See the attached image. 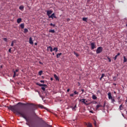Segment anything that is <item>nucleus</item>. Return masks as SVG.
I'll use <instances>...</instances> for the list:
<instances>
[{
  "mask_svg": "<svg viewBox=\"0 0 127 127\" xmlns=\"http://www.w3.org/2000/svg\"><path fill=\"white\" fill-rule=\"evenodd\" d=\"M6 108H7L8 110L11 111L14 114L20 115V116L23 118V119H24L26 121V125L28 126L29 127H35V125L32 123L29 119H27L26 115H25V112H24L23 110L20 109L19 107L17 106V105H10L9 106H7Z\"/></svg>",
  "mask_w": 127,
  "mask_h": 127,
  "instance_id": "nucleus-1",
  "label": "nucleus"
},
{
  "mask_svg": "<svg viewBox=\"0 0 127 127\" xmlns=\"http://www.w3.org/2000/svg\"><path fill=\"white\" fill-rule=\"evenodd\" d=\"M102 51H103V47H99L96 50V53L97 54H100Z\"/></svg>",
  "mask_w": 127,
  "mask_h": 127,
  "instance_id": "nucleus-2",
  "label": "nucleus"
},
{
  "mask_svg": "<svg viewBox=\"0 0 127 127\" xmlns=\"http://www.w3.org/2000/svg\"><path fill=\"white\" fill-rule=\"evenodd\" d=\"M90 46L91 49L93 50V49H95L96 47V43L95 42H92L90 44Z\"/></svg>",
  "mask_w": 127,
  "mask_h": 127,
  "instance_id": "nucleus-3",
  "label": "nucleus"
},
{
  "mask_svg": "<svg viewBox=\"0 0 127 127\" xmlns=\"http://www.w3.org/2000/svg\"><path fill=\"white\" fill-rule=\"evenodd\" d=\"M53 12V11L50 10L47 11V14L48 16L49 17V18L50 16H51L50 14H51Z\"/></svg>",
  "mask_w": 127,
  "mask_h": 127,
  "instance_id": "nucleus-4",
  "label": "nucleus"
},
{
  "mask_svg": "<svg viewBox=\"0 0 127 127\" xmlns=\"http://www.w3.org/2000/svg\"><path fill=\"white\" fill-rule=\"evenodd\" d=\"M49 18H52V19H54V18H57V17L55 15V13H53Z\"/></svg>",
  "mask_w": 127,
  "mask_h": 127,
  "instance_id": "nucleus-5",
  "label": "nucleus"
},
{
  "mask_svg": "<svg viewBox=\"0 0 127 127\" xmlns=\"http://www.w3.org/2000/svg\"><path fill=\"white\" fill-rule=\"evenodd\" d=\"M48 51H50V52H53V48L51 46H49L47 49Z\"/></svg>",
  "mask_w": 127,
  "mask_h": 127,
  "instance_id": "nucleus-6",
  "label": "nucleus"
},
{
  "mask_svg": "<svg viewBox=\"0 0 127 127\" xmlns=\"http://www.w3.org/2000/svg\"><path fill=\"white\" fill-rule=\"evenodd\" d=\"M85 101H86V99H82L80 100V102H81V103H83V104H84V105L88 106V105H89V104L86 103Z\"/></svg>",
  "mask_w": 127,
  "mask_h": 127,
  "instance_id": "nucleus-7",
  "label": "nucleus"
},
{
  "mask_svg": "<svg viewBox=\"0 0 127 127\" xmlns=\"http://www.w3.org/2000/svg\"><path fill=\"white\" fill-rule=\"evenodd\" d=\"M108 95L109 100H113V97H112V93H111V92L108 93Z\"/></svg>",
  "mask_w": 127,
  "mask_h": 127,
  "instance_id": "nucleus-8",
  "label": "nucleus"
},
{
  "mask_svg": "<svg viewBox=\"0 0 127 127\" xmlns=\"http://www.w3.org/2000/svg\"><path fill=\"white\" fill-rule=\"evenodd\" d=\"M29 42L30 44H31L32 45H33V41L32 40V37H30Z\"/></svg>",
  "mask_w": 127,
  "mask_h": 127,
  "instance_id": "nucleus-9",
  "label": "nucleus"
},
{
  "mask_svg": "<svg viewBox=\"0 0 127 127\" xmlns=\"http://www.w3.org/2000/svg\"><path fill=\"white\" fill-rule=\"evenodd\" d=\"M120 55H121V53H118L117 55H116L114 58V61H116L117 60V58H118V56H120Z\"/></svg>",
  "mask_w": 127,
  "mask_h": 127,
  "instance_id": "nucleus-10",
  "label": "nucleus"
},
{
  "mask_svg": "<svg viewBox=\"0 0 127 127\" xmlns=\"http://www.w3.org/2000/svg\"><path fill=\"white\" fill-rule=\"evenodd\" d=\"M86 126H87V127H93L92 124L90 123H86Z\"/></svg>",
  "mask_w": 127,
  "mask_h": 127,
  "instance_id": "nucleus-11",
  "label": "nucleus"
},
{
  "mask_svg": "<svg viewBox=\"0 0 127 127\" xmlns=\"http://www.w3.org/2000/svg\"><path fill=\"white\" fill-rule=\"evenodd\" d=\"M54 78L56 79V80H57V81H59V77H58V76H57V75H56V74H54Z\"/></svg>",
  "mask_w": 127,
  "mask_h": 127,
  "instance_id": "nucleus-12",
  "label": "nucleus"
},
{
  "mask_svg": "<svg viewBox=\"0 0 127 127\" xmlns=\"http://www.w3.org/2000/svg\"><path fill=\"white\" fill-rule=\"evenodd\" d=\"M16 43V40H14L13 41H12L11 42V46L12 47H13V44H14V43Z\"/></svg>",
  "mask_w": 127,
  "mask_h": 127,
  "instance_id": "nucleus-13",
  "label": "nucleus"
},
{
  "mask_svg": "<svg viewBox=\"0 0 127 127\" xmlns=\"http://www.w3.org/2000/svg\"><path fill=\"white\" fill-rule=\"evenodd\" d=\"M18 105H22V106H26L27 105H28V103L26 104V103H21L20 102H19L18 103Z\"/></svg>",
  "mask_w": 127,
  "mask_h": 127,
  "instance_id": "nucleus-14",
  "label": "nucleus"
},
{
  "mask_svg": "<svg viewBox=\"0 0 127 127\" xmlns=\"http://www.w3.org/2000/svg\"><path fill=\"white\" fill-rule=\"evenodd\" d=\"M105 73H102V74L101 77L100 78L99 80L100 81H102V79H103V78H104V77H105Z\"/></svg>",
  "mask_w": 127,
  "mask_h": 127,
  "instance_id": "nucleus-15",
  "label": "nucleus"
},
{
  "mask_svg": "<svg viewBox=\"0 0 127 127\" xmlns=\"http://www.w3.org/2000/svg\"><path fill=\"white\" fill-rule=\"evenodd\" d=\"M102 105L101 104L98 105L96 106V110H99V108H102Z\"/></svg>",
  "mask_w": 127,
  "mask_h": 127,
  "instance_id": "nucleus-16",
  "label": "nucleus"
},
{
  "mask_svg": "<svg viewBox=\"0 0 127 127\" xmlns=\"http://www.w3.org/2000/svg\"><path fill=\"white\" fill-rule=\"evenodd\" d=\"M32 108L33 110H36L37 109V106L33 105Z\"/></svg>",
  "mask_w": 127,
  "mask_h": 127,
  "instance_id": "nucleus-17",
  "label": "nucleus"
},
{
  "mask_svg": "<svg viewBox=\"0 0 127 127\" xmlns=\"http://www.w3.org/2000/svg\"><path fill=\"white\" fill-rule=\"evenodd\" d=\"M21 20L22 19L21 18H18L17 20V23H20V22H21Z\"/></svg>",
  "mask_w": 127,
  "mask_h": 127,
  "instance_id": "nucleus-18",
  "label": "nucleus"
},
{
  "mask_svg": "<svg viewBox=\"0 0 127 127\" xmlns=\"http://www.w3.org/2000/svg\"><path fill=\"white\" fill-rule=\"evenodd\" d=\"M119 110H120V111H122V110H124V107H123V104H122L120 106Z\"/></svg>",
  "mask_w": 127,
  "mask_h": 127,
  "instance_id": "nucleus-19",
  "label": "nucleus"
},
{
  "mask_svg": "<svg viewBox=\"0 0 127 127\" xmlns=\"http://www.w3.org/2000/svg\"><path fill=\"white\" fill-rule=\"evenodd\" d=\"M20 26L22 29H23L24 28V23H22L20 25Z\"/></svg>",
  "mask_w": 127,
  "mask_h": 127,
  "instance_id": "nucleus-20",
  "label": "nucleus"
},
{
  "mask_svg": "<svg viewBox=\"0 0 127 127\" xmlns=\"http://www.w3.org/2000/svg\"><path fill=\"white\" fill-rule=\"evenodd\" d=\"M62 55V53H59L57 55V58H60V56Z\"/></svg>",
  "mask_w": 127,
  "mask_h": 127,
  "instance_id": "nucleus-21",
  "label": "nucleus"
},
{
  "mask_svg": "<svg viewBox=\"0 0 127 127\" xmlns=\"http://www.w3.org/2000/svg\"><path fill=\"white\" fill-rule=\"evenodd\" d=\"M53 51H55V52H58V48H54Z\"/></svg>",
  "mask_w": 127,
  "mask_h": 127,
  "instance_id": "nucleus-22",
  "label": "nucleus"
},
{
  "mask_svg": "<svg viewBox=\"0 0 127 127\" xmlns=\"http://www.w3.org/2000/svg\"><path fill=\"white\" fill-rule=\"evenodd\" d=\"M24 33H27V32H28V29L25 28L24 29Z\"/></svg>",
  "mask_w": 127,
  "mask_h": 127,
  "instance_id": "nucleus-23",
  "label": "nucleus"
},
{
  "mask_svg": "<svg viewBox=\"0 0 127 127\" xmlns=\"http://www.w3.org/2000/svg\"><path fill=\"white\" fill-rule=\"evenodd\" d=\"M23 8H24V6H20L19 7V9H20V10H23Z\"/></svg>",
  "mask_w": 127,
  "mask_h": 127,
  "instance_id": "nucleus-24",
  "label": "nucleus"
},
{
  "mask_svg": "<svg viewBox=\"0 0 127 127\" xmlns=\"http://www.w3.org/2000/svg\"><path fill=\"white\" fill-rule=\"evenodd\" d=\"M49 32L52 33H55V30L51 29L49 30Z\"/></svg>",
  "mask_w": 127,
  "mask_h": 127,
  "instance_id": "nucleus-25",
  "label": "nucleus"
},
{
  "mask_svg": "<svg viewBox=\"0 0 127 127\" xmlns=\"http://www.w3.org/2000/svg\"><path fill=\"white\" fill-rule=\"evenodd\" d=\"M92 99L93 100H97V96H96L95 95H93L92 96Z\"/></svg>",
  "mask_w": 127,
  "mask_h": 127,
  "instance_id": "nucleus-26",
  "label": "nucleus"
},
{
  "mask_svg": "<svg viewBox=\"0 0 127 127\" xmlns=\"http://www.w3.org/2000/svg\"><path fill=\"white\" fill-rule=\"evenodd\" d=\"M87 19H88V18L83 17V18H82V20H83V21H86V22H87Z\"/></svg>",
  "mask_w": 127,
  "mask_h": 127,
  "instance_id": "nucleus-27",
  "label": "nucleus"
},
{
  "mask_svg": "<svg viewBox=\"0 0 127 127\" xmlns=\"http://www.w3.org/2000/svg\"><path fill=\"white\" fill-rule=\"evenodd\" d=\"M42 73H43V71L42 70H40L39 73H38V74L40 75V76H41V75H42Z\"/></svg>",
  "mask_w": 127,
  "mask_h": 127,
  "instance_id": "nucleus-28",
  "label": "nucleus"
},
{
  "mask_svg": "<svg viewBox=\"0 0 127 127\" xmlns=\"http://www.w3.org/2000/svg\"><path fill=\"white\" fill-rule=\"evenodd\" d=\"M36 85H37L38 86H39V87H42L43 86L42 84H40L39 83H36Z\"/></svg>",
  "mask_w": 127,
  "mask_h": 127,
  "instance_id": "nucleus-29",
  "label": "nucleus"
},
{
  "mask_svg": "<svg viewBox=\"0 0 127 127\" xmlns=\"http://www.w3.org/2000/svg\"><path fill=\"white\" fill-rule=\"evenodd\" d=\"M16 76H17V75H16V72H15V71H14V74L13 75V77L15 78V77H16Z\"/></svg>",
  "mask_w": 127,
  "mask_h": 127,
  "instance_id": "nucleus-30",
  "label": "nucleus"
},
{
  "mask_svg": "<svg viewBox=\"0 0 127 127\" xmlns=\"http://www.w3.org/2000/svg\"><path fill=\"white\" fill-rule=\"evenodd\" d=\"M74 54L76 57H79V54H77L76 52H74Z\"/></svg>",
  "mask_w": 127,
  "mask_h": 127,
  "instance_id": "nucleus-31",
  "label": "nucleus"
},
{
  "mask_svg": "<svg viewBox=\"0 0 127 127\" xmlns=\"http://www.w3.org/2000/svg\"><path fill=\"white\" fill-rule=\"evenodd\" d=\"M127 59H126V57L124 56V62L126 63V62H127Z\"/></svg>",
  "mask_w": 127,
  "mask_h": 127,
  "instance_id": "nucleus-32",
  "label": "nucleus"
},
{
  "mask_svg": "<svg viewBox=\"0 0 127 127\" xmlns=\"http://www.w3.org/2000/svg\"><path fill=\"white\" fill-rule=\"evenodd\" d=\"M51 26H53V27H55V24H53L52 23L50 24Z\"/></svg>",
  "mask_w": 127,
  "mask_h": 127,
  "instance_id": "nucleus-33",
  "label": "nucleus"
},
{
  "mask_svg": "<svg viewBox=\"0 0 127 127\" xmlns=\"http://www.w3.org/2000/svg\"><path fill=\"white\" fill-rule=\"evenodd\" d=\"M74 95H78L79 94V92H77L76 91L74 92Z\"/></svg>",
  "mask_w": 127,
  "mask_h": 127,
  "instance_id": "nucleus-34",
  "label": "nucleus"
},
{
  "mask_svg": "<svg viewBox=\"0 0 127 127\" xmlns=\"http://www.w3.org/2000/svg\"><path fill=\"white\" fill-rule=\"evenodd\" d=\"M3 40L4 41H5V42H7V39H6V38H4L3 39Z\"/></svg>",
  "mask_w": 127,
  "mask_h": 127,
  "instance_id": "nucleus-35",
  "label": "nucleus"
},
{
  "mask_svg": "<svg viewBox=\"0 0 127 127\" xmlns=\"http://www.w3.org/2000/svg\"><path fill=\"white\" fill-rule=\"evenodd\" d=\"M38 107H39V108H41V109H43V106L41 105H39Z\"/></svg>",
  "mask_w": 127,
  "mask_h": 127,
  "instance_id": "nucleus-36",
  "label": "nucleus"
},
{
  "mask_svg": "<svg viewBox=\"0 0 127 127\" xmlns=\"http://www.w3.org/2000/svg\"><path fill=\"white\" fill-rule=\"evenodd\" d=\"M107 59L109 60V62H112V60H111V58H110L109 57H108Z\"/></svg>",
  "mask_w": 127,
  "mask_h": 127,
  "instance_id": "nucleus-37",
  "label": "nucleus"
},
{
  "mask_svg": "<svg viewBox=\"0 0 127 127\" xmlns=\"http://www.w3.org/2000/svg\"><path fill=\"white\" fill-rule=\"evenodd\" d=\"M77 107L76 105H75L73 108H72V110H74V111H76V110H75V109H76V107Z\"/></svg>",
  "mask_w": 127,
  "mask_h": 127,
  "instance_id": "nucleus-38",
  "label": "nucleus"
},
{
  "mask_svg": "<svg viewBox=\"0 0 127 127\" xmlns=\"http://www.w3.org/2000/svg\"><path fill=\"white\" fill-rule=\"evenodd\" d=\"M94 125L95 126V127H97V123L96 122V121L94 122Z\"/></svg>",
  "mask_w": 127,
  "mask_h": 127,
  "instance_id": "nucleus-39",
  "label": "nucleus"
},
{
  "mask_svg": "<svg viewBox=\"0 0 127 127\" xmlns=\"http://www.w3.org/2000/svg\"><path fill=\"white\" fill-rule=\"evenodd\" d=\"M8 52H9V53H11V48H10V49H9V50H8Z\"/></svg>",
  "mask_w": 127,
  "mask_h": 127,
  "instance_id": "nucleus-40",
  "label": "nucleus"
},
{
  "mask_svg": "<svg viewBox=\"0 0 127 127\" xmlns=\"http://www.w3.org/2000/svg\"><path fill=\"white\" fill-rule=\"evenodd\" d=\"M41 89H42V90H43V91H45V87H42Z\"/></svg>",
  "mask_w": 127,
  "mask_h": 127,
  "instance_id": "nucleus-41",
  "label": "nucleus"
},
{
  "mask_svg": "<svg viewBox=\"0 0 127 127\" xmlns=\"http://www.w3.org/2000/svg\"><path fill=\"white\" fill-rule=\"evenodd\" d=\"M113 79H114V81H116V80H117V77H116V76H114V77H113Z\"/></svg>",
  "mask_w": 127,
  "mask_h": 127,
  "instance_id": "nucleus-42",
  "label": "nucleus"
},
{
  "mask_svg": "<svg viewBox=\"0 0 127 127\" xmlns=\"http://www.w3.org/2000/svg\"><path fill=\"white\" fill-rule=\"evenodd\" d=\"M70 97H74V93L70 94Z\"/></svg>",
  "mask_w": 127,
  "mask_h": 127,
  "instance_id": "nucleus-43",
  "label": "nucleus"
},
{
  "mask_svg": "<svg viewBox=\"0 0 127 127\" xmlns=\"http://www.w3.org/2000/svg\"><path fill=\"white\" fill-rule=\"evenodd\" d=\"M42 87H47L46 84H43Z\"/></svg>",
  "mask_w": 127,
  "mask_h": 127,
  "instance_id": "nucleus-44",
  "label": "nucleus"
},
{
  "mask_svg": "<svg viewBox=\"0 0 127 127\" xmlns=\"http://www.w3.org/2000/svg\"><path fill=\"white\" fill-rule=\"evenodd\" d=\"M111 100H112V103H114L115 102V99L112 98V99H111Z\"/></svg>",
  "mask_w": 127,
  "mask_h": 127,
  "instance_id": "nucleus-45",
  "label": "nucleus"
},
{
  "mask_svg": "<svg viewBox=\"0 0 127 127\" xmlns=\"http://www.w3.org/2000/svg\"><path fill=\"white\" fill-rule=\"evenodd\" d=\"M39 64H41L42 65H43V63H42L41 62H39Z\"/></svg>",
  "mask_w": 127,
  "mask_h": 127,
  "instance_id": "nucleus-46",
  "label": "nucleus"
},
{
  "mask_svg": "<svg viewBox=\"0 0 127 127\" xmlns=\"http://www.w3.org/2000/svg\"><path fill=\"white\" fill-rule=\"evenodd\" d=\"M47 126H48V127H52V126L49 125L48 124H47Z\"/></svg>",
  "mask_w": 127,
  "mask_h": 127,
  "instance_id": "nucleus-47",
  "label": "nucleus"
},
{
  "mask_svg": "<svg viewBox=\"0 0 127 127\" xmlns=\"http://www.w3.org/2000/svg\"><path fill=\"white\" fill-rule=\"evenodd\" d=\"M40 83H44V80H41Z\"/></svg>",
  "mask_w": 127,
  "mask_h": 127,
  "instance_id": "nucleus-48",
  "label": "nucleus"
},
{
  "mask_svg": "<svg viewBox=\"0 0 127 127\" xmlns=\"http://www.w3.org/2000/svg\"><path fill=\"white\" fill-rule=\"evenodd\" d=\"M66 21H70V19H69V18L66 19Z\"/></svg>",
  "mask_w": 127,
  "mask_h": 127,
  "instance_id": "nucleus-49",
  "label": "nucleus"
},
{
  "mask_svg": "<svg viewBox=\"0 0 127 127\" xmlns=\"http://www.w3.org/2000/svg\"><path fill=\"white\" fill-rule=\"evenodd\" d=\"M14 72H15V73H16L17 72H18V69H16Z\"/></svg>",
  "mask_w": 127,
  "mask_h": 127,
  "instance_id": "nucleus-50",
  "label": "nucleus"
},
{
  "mask_svg": "<svg viewBox=\"0 0 127 127\" xmlns=\"http://www.w3.org/2000/svg\"><path fill=\"white\" fill-rule=\"evenodd\" d=\"M67 92H70V89L68 88V89L67 90Z\"/></svg>",
  "mask_w": 127,
  "mask_h": 127,
  "instance_id": "nucleus-51",
  "label": "nucleus"
},
{
  "mask_svg": "<svg viewBox=\"0 0 127 127\" xmlns=\"http://www.w3.org/2000/svg\"><path fill=\"white\" fill-rule=\"evenodd\" d=\"M90 113H91V114H94V112H93L92 111H90Z\"/></svg>",
  "mask_w": 127,
  "mask_h": 127,
  "instance_id": "nucleus-52",
  "label": "nucleus"
},
{
  "mask_svg": "<svg viewBox=\"0 0 127 127\" xmlns=\"http://www.w3.org/2000/svg\"><path fill=\"white\" fill-rule=\"evenodd\" d=\"M91 0H87V3H89Z\"/></svg>",
  "mask_w": 127,
  "mask_h": 127,
  "instance_id": "nucleus-53",
  "label": "nucleus"
},
{
  "mask_svg": "<svg viewBox=\"0 0 127 127\" xmlns=\"http://www.w3.org/2000/svg\"><path fill=\"white\" fill-rule=\"evenodd\" d=\"M51 81H53V78H51Z\"/></svg>",
  "mask_w": 127,
  "mask_h": 127,
  "instance_id": "nucleus-54",
  "label": "nucleus"
},
{
  "mask_svg": "<svg viewBox=\"0 0 127 127\" xmlns=\"http://www.w3.org/2000/svg\"><path fill=\"white\" fill-rule=\"evenodd\" d=\"M81 91L82 93H84V89H81Z\"/></svg>",
  "mask_w": 127,
  "mask_h": 127,
  "instance_id": "nucleus-55",
  "label": "nucleus"
},
{
  "mask_svg": "<svg viewBox=\"0 0 127 127\" xmlns=\"http://www.w3.org/2000/svg\"><path fill=\"white\" fill-rule=\"evenodd\" d=\"M52 54L53 56L55 55V54L54 53H53Z\"/></svg>",
  "mask_w": 127,
  "mask_h": 127,
  "instance_id": "nucleus-56",
  "label": "nucleus"
},
{
  "mask_svg": "<svg viewBox=\"0 0 127 127\" xmlns=\"http://www.w3.org/2000/svg\"><path fill=\"white\" fill-rule=\"evenodd\" d=\"M35 45H37V43H35Z\"/></svg>",
  "mask_w": 127,
  "mask_h": 127,
  "instance_id": "nucleus-57",
  "label": "nucleus"
},
{
  "mask_svg": "<svg viewBox=\"0 0 127 127\" xmlns=\"http://www.w3.org/2000/svg\"><path fill=\"white\" fill-rule=\"evenodd\" d=\"M85 103L87 104V103H88V101H85Z\"/></svg>",
  "mask_w": 127,
  "mask_h": 127,
  "instance_id": "nucleus-58",
  "label": "nucleus"
},
{
  "mask_svg": "<svg viewBox=\"0 0 127 127\" xmlns=\"http://www.w3.org/2000/svg\"><path fill=\"white\" fill-rule=\"evenodd\" d=\"M104 108H105V103L104 104V106H103Z\"/></svg>",
  "mask_w": 127,
  "mask_h": 127,
  "instance_id": "nucleus-59",
  "label": "nucleus"
},
{
  "mask_svg": "<svg viewBox=\"0 0 127 127\" xmlns=\"http://www.w3.org/2000/svg\"><path fill=\"white\" fill-rule=\"evenodd\" d=\"M0 68H2V65H1Z\"/></svg>",
  "mask_w": 127,
  "mask_h": 127,
  "instance_id": "nucleus-60",
  "label": "nucleus"
}]
</instances>
